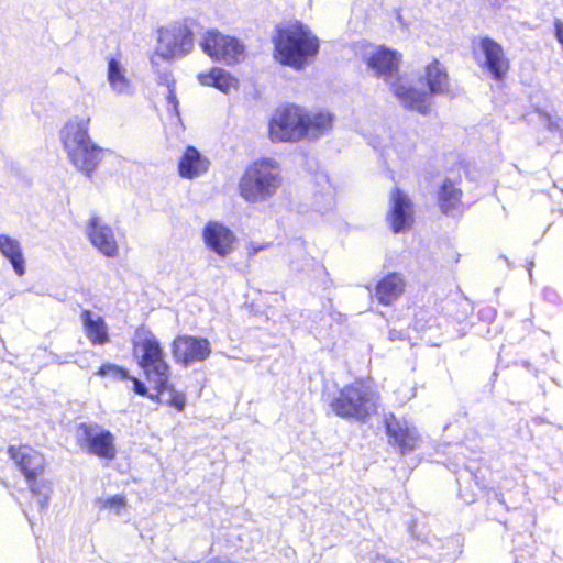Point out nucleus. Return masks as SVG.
Segmentation results:
<instances>
[{"label": "nucleus", "instance_id": "b1692460", "mask_svg": "<svg viewBox=\"0 0 563 563\" xmlns=\"http://www.w3.org/2000/svg\"><path fill=\"white\" fill-rule=\"evenodd\" d=\"M0 252L5 258L10 261L14 272L19 276L24 275V257L21 244L16 239L8 234H0Z\"/></svg>", "mask_w": 563, "mask_h": 563}, {"label": "nucleus", "instance_id": "4468645a", "mask_svg": "<svg viewBox=\"0 0 563 563\" xmlns=\"http://www.w3.org/2000/svg\"><path fill=\"white\" fill-rule=\"evenodd\" d=\"M201 235L206 247L220 257L228 256L234 250L236 236L229 227L220 221H208Z\"/></svg>", "mask_w": 563, "mask_h": 563}, {"label": "nucleus", "instance_id": "ddd939ff", "mask_svg": "<svg viewBox=\"0 0 563 563\" xmlns=\"http://www.w3.org/2000/svg\"><path fill=\"white\" fill-rule=\"evenodd\" d=\"M387 221L394 233L409 230L415 222L413 203L409 196L400 188H394L390 192V209Z\"/></svg>", "mask_w": 563, "mask_h": 563}, {"label": "nucleus", "instance_id": "6ab92c4d", "mask_svg": "<svg viewBox=\"0 0 563 563\" xmlns=\"http://www.w3.org/2000/svg\"><path fill=\"white\" fill-rule=\"evenodd\" d=\"M210 162L195 146H187L178 163V174L183 178L192 179L205 174Z\"/></svg>", "mask_w": 563, "mask_h": 563}, {"label": "nucleus", "instance_id": "f704fd0d", "mask_svg": "<svg viewBox=\"0 0 563 563\" xmlns=\"http://www.w3.org/2000/svg\"><path fill=\"white\" fill-rule=\"evenodd\" d=\"M265 249V245H262V244H257L255 242H250L247 245H246V250H247V254L250 256H254L256 253H258L260 251L264 250Z\"/></svg>", "mask_w": 563, "mask_h": 563}, {"label": "nucleus", "instance_id": "412c9836", "mask_svg": "<svg viewBox=\"0 0 563 563\" xmlns=\"http://www.w3.org/2000/svg\"><path fill=\"white\" fill-rule=\"evenodd\" d=\"M463 190L446 178L438 190L437 202L442 213L449 214L462 206Z\"/></svg>", "mask_w": 563, "mask_h": 563}, {"label": "nucleus", "instance_id": "72a5a7b5", "mask_svg": "<svg viewBox=\"0 0 563 563\" xmlns=\"http://www.w3.org/2000/svg\"><path fill=\"white\" fill-rule=\"evenodd\" d=\"M165 393H166V389H163L162 391H157L156 394H152V393L147 391V395L145 397H147L148 399H151L152 401H154L156 404H165Z\"/></svg>", "mask_w": 563, "mask_h": 563}, {"label": "nucleus", "instance_id": "dca6fc26", "mask_svg": "<svg viewBox=\"0 0 563 563\" xmlns=\"http://www.w3.org/2000/svg\"><path fill=\"white\" fill-rule=\"evenodd\" d=\"M8 453L25 479H32L34 476H40L44 473L45 457L31 446L21 445L15 448L11 445Z\"/></svg>", "mask_w": 563, "mask_h": 563}, {"label": "nucleus", "instance_id": "c756f323", "mask_svg": "<svg viewBox=\"0 0 563 563\" xmlns=\"http://www.w3.org/2000/svg\"><path fill=\"white\" fill-rule=\"evenodd\" d=\"M168 397L165 398V404L174 407L178 411H183L186 406V396L184 393L175 390V388L168 384V387L165 388Z\"/></svg>", "mask_w": 563, "mask_h": 563}, {"label": "nucleus", "instance_id": "4be33fe9", "mask_svg": "<svg viewBox=\"0 0 563 563\" xmlns=\"http://www.w3.org/2000/svg\"><path fill=\"white\" fill-rule=\"evenodd\" d=\"M98 374L103 377H111L114 380L125 383V388L134 391L139 396H146L148 388L139 378L131 376L129 371L118 365L106 364L102 365Z\"/></svg>", "mask_w": 563, "mask_h": 563}, {"label": "nucleus", "instance_id": "393cba45", "mask_svg": "<svg viewBox=\"0 0 563 563\" xmlns=\"http://www.w3.org/2000/svg\"><path fill=\"white\" fill-rule=\"evenodd\" d=\"M333 115L327 111L308 112L305 110L307 135L319 136L332 128Z\"/></svg>", "mask_w": 563, "mask_h": 563}, {"label": "nucleus", "instance_id": "5701e85b", "mask_svg": "<svg viewBox=\"0 0 563 563\" xmlns=\"http://www.w3.org/2000/svg\"><path fill=\"white\" fill-rule=\"evenodd\" d=\"M197 78L202 86L213 87L225 93L239 86V80L220 67H212L209 71L200 73Z\"/></svg>", "mask_w": 563, "mask_h": 563}, {"label": "nucleus", "instance_id": "e433bc0d", "mask_svg": "<svg viewBox=\"0 0 563 563\" xmlns=\"http://www.w3.org/2000/svg\"><path fill=\"white\" fill-rule=\"evenodd\" d=\"M494 4H497L499 2V0H493Z\"/></svg>", "mask_w": 563, "mask_h": 563}, {"label": "nucleus", "instance_id": "bb28decb", "mask_svg": "<svg viewBox=\"0 0 563 563\" xmlns=\"http://www.w3.org/2000/svg\"><path fill=\"white\" fill-rule=\"evenodd\" d=\"M173 352H210V343L203 338L180 335L174 340Z\"/></svg>", "mask_w": 563, "mask_h": 563}, {"label": "nucleus", "instance_id": "2f4dec72", "mask_svg": "<svg viewBox=\"0 0 563 563\" xmlns=\"http://www.w3.org/2000/svg\"><path fill=\"white\" fill-rule=\"evenodd\" d=\"M167 102L172 106L173 110L177 111L178 100L176 97L175 86L173 82L168 85Z\"/></svg>", "mask_w": 563, "mask_h": 563}, {"label": "nucleus", "instance_id": "20e7f679", "mask_svg": "<svg viewBox=\"0 0 563 563\" xmlns=\"http://www.w3.org/2000/svg\"><path fill=\"white\" fill-rule=\"evenodd\" d=\"M283 184L280 167L273 158L261 157L251 162L238 183V192L249 203L271 198Z\"/></svg>", "mask_w": 563, "mask_h": 563}, {"label": "nucleus", "instance_id": "1a4fd4ad", "mask_svg": "<svg viewBox=\"0 0 563 563\" xmlns=\"http://www.w3.org/2000/svg\"><path fill=\"white\" fill-rule=\"evenodd\" d=\"M200 47L212 60L227 65L238 64L245 55V46L239 38L216 29L202 34Z\"/></svg>", "mask_w": 563, "mask_h": 563}, {"label": "nucleus", "instance_id": "cd10ccee", "mask_svg": "<svg viewBox=\"0 0 563 563\" xmlns=\"http://www.w3.org/2000/svg\"><path fill=\"white\" fill-rule=\"evenodd\" d=\"M133 350L134 352H161V344L148 329L140 327L133 336Z\"/></svg>", "mask_w": 563, "mask_h": 563}, {"label": "nucleus", "instance_id": "f03ea898", "mask_svg": "<svg viewBox=\"0 0 563 563\" xmlns=\"http://www.w3.org/2000/svg\"><path fill=\"white\" fill-rule=\"evenodd\" d=\"M420 80L426 90L418 89L406 80H396L390 84V91L405 108L427 114L431 109L432 96L448 95L452 91L451 79L445 65L432 58L423 67Z\"/></svg>", "mask_w": 563, "mask_h": 563}, {"label": "nucleus", "instance_id": "c85d7f7f", "mask_svg": "<svg viewBox=\"0 0 563 563\" xmlns=\"http://www.w3.org/2000/svg\"><path fill=\"white\" fill-rule=\"evenodd\" d=\"M108 79L113 89L124 90L129 82L118 60L110 58L108 63Z\"/></svg>", "mask_w": 563, "mask_h": 563}, {"label": "nucleus", "instance_id": "2eb2a0df", "mask_svg": "<svg viewBox=\"0 0 563 563\" xmlns=\"http://www.w3.org/2000/svg\"><path fill=\"white\" fill-rule=\"evenodd\" d=\"M384 422L389 442L397 445L401 454L411 452L417 448L419 442L418 432L407 420L398 419L394 413H387Z\"/></svg>", "mask_w": 563, "mask_h": 563}, {"label": "nucleus", "instance_id": "473e14b6", "mask_svg": "<svg viewBox=\"0 0 563 563\" xmlns=\"http://www.w3.org/2000/svg\"><path fill=\"white\" fill-rule=\"evenodd\" d=\"M181 355H183V357L179 358V361H181L185 365H187L195 361H203L206 358V356H208L209 354L201 353V354H181Z\"/></svg>", "mask_w": 563, "mask_h": 563}, {"label": "nucleus", "instance_id": "9d476101", "mask_svg": "<svg viewBox=\"0 0 563 563\" xmlns=\"http://www.w3.org/2000/svg\"><path fill=\"white\" fill-rule=\"evenodd\" d=\"M76 439L78 445L91 455L109 461L117 455L113 434L97 423H79Z\"/></svg>", "mask_w": 563, "mask_h": 563}, {"label": "nucleus", "instance_id": "7c9ffc66", "mask_svg": "<svg viewBox=\"0 0 563 563\" xmlns=\"http://www.w3.org/2000/svg\"><path fill=\"white\" fill-rule=\"evenodd\" d=\"M102 508L112 510L115 515H120L121 509L126 507V500L124 496L115 495L106 499H100Z\"/></svg>", "mask_w": 563, "mask_h": 563}, {"label": "nucleus", "instance_id": "f3484780", "mask_svg": "<svg viewBox=\"0 0 563 563\" xmlns=\"http://www.w3.org/2000/svg\"><path fill=\"white\" fill-rule=\"evenodd\" d=\"M140 366L156 391H162L168 387L169 367L164 361L163 354H142Z\"/></svg>", "mask_w": 563, "mask_h": 563}, {"label": "nucleus", "instance_id": "0eeeda50", "mask_svg": "<svg viewBox=\"0 0 563 563\" xmlns=\"http://www.w3.org/2000/svg\"><path fill=\"white\" fill-rule=\"evenodd\" d=\"M154 56L172 60L181 58L194 49V32L186 21H175L157 29Z\"/></svg>", "mask_w": 563, "mask_h": 563}, {"label": "nucleus", "instance_id": "a878e982", "mask_svg": "<svg viewBox=\"0 0 563 563\" xmlns=\"http://www.w3.org/2000/svg\"><path fill=\"white\" fill-rule=\"evenodd\" d=\"M32 497L36 500L41 510H45L48 506L52 485L44 478L34 476L32 479H26Z\"/></svg>", "mask_w": 563, "mask_h": 563}, {"label": "nucleus", "instance_id": "c9c22d12", "mask_svg": "<svg viewBox=\"0 0 563 563\" xmlns=\"http://www.w3.org/2000/svg\"><path fill=\"white\" fill-rule=\"evenodd\" d=\"M368 561L371 563H390L389 560H387L385 556L378 554V553H372L368 556Z\"/></svg>", "mask_w": 563, "mask_h": 563}, {"label": "nucleus", "instance_id": "7ed1b4c3", "mask_svg": "<svg viewBox=\"0 0 563 563\" xmlns=\"http://www.w3.org/2000/svg\"><path fill=\"white\" fill-rule=\"evenodd\" d=\"M89 125V117L69 119L60 130V142L73 166L91 177L104 157V150L90 137Z\"/></svg>", "mask_w": 563, "mask_h": 563}, {"label": "nucleus", "instance_id": "f257e3e1", "mask_svg": "<svg viewBox=\"0 0 563 563\" xmlns=\"http://www.w3.org/2000/svg\"><path fill=\"white\" fill-rule=\"evenodd\" d=\"M272 43L274 59L295 70H302L312 64L320 52L319 37L299 20L277 24Z\"/></svg>", "mask_w": 563, "mask_h": 563}, {"label": "nucleus", "instance_id": "aec40b11", "mask_svg": "<svg viewBox=\"0 0 563 563\" xmlns=\"http://www.w3.org/2000/svg\"><path fill=\"white\" fill-rule=\"evenodd\" d=\"M80 319L85 335L92 345H104L110 342L109 329L102 317L85 309L80 313Z\"/></svg>", "mask_w": 563, "mask_h": 563}, {"label": "nucleus", "instance_id": "423d86ee", "mask_svg": "<svg viewBox=\"0 0 563 563\" xmlns=\"http://www.w3.org/2000/svg\"><path fill=\"white\" fill-rule=\"evenodd\" d=\"M473 57L490 79L504 82L511 69V62L500 43L489 36H481L472 44Z\"/></svg>", "mask_w": 563, "mask_h": 563}, {"label": "nucleus", "instance_id": "6e6552de", "mask_svg": "<svg viewBox=\"0 0 563 563\" xmlns=\"http://www.w3.org/2000/svg\"><path fill=\"white\" fill-rule=\"evenodd\" d=\"M269 135L278 142H297L307 136L305 109L296 104L277 108L269 122Z\"/></svg>", "mask_w": 563, "mask_h": 563}, {"label": "nucleus", "instance_id": "39448f33", "mask_svg": "<svg viewBox=\"0 0 563 563\" xmlns=\"http://www.w3.org/2000/svg\"><path fill=\"white\" fill-rule=\"evenodd\" d=\"M378 395L369 384L355 380L345 386L331 401V408L336 416L365 421L377 407Z\"/></svg>", "mask_w": 563, "mask_h": 563}, {"label": "nucleus", "instance_id": "9b49d317", "mask_svg": "<svg viewBox=\"0 0 563 563\" xmlns=\"http://www.w3.org/2000/svg\"><path fill=\"white\" fill-rule=\"evenodd\" d=\"M404 55L386 45L376 46L367 56L365 63L374 75L389 85L396 80H405L400 75Z\"/></svg>", "mask_w": 563, "mask_h": 563}, {"label": "nucleus", "instance_id": "a211bd4d", "mask_svg": "<svg viewBox=\"0 0 563 563\" xmlns=\"http://www.w3.org/2000/svg\"><path fill=\"white\" fill-rule=\"evenodd\" d=\"M405 288L404 276L398 272H390L377 282L374 295L380 305L389 306L405 292Z\"/></svg>", "mask_w": 563, "mask_h": 563}, {"label": "nucleus", "instance_id": "f8f14e48", "mask_svg": "<svg viewBox=\"0 0 563 563\" xmlns=\"http://www.w3.org/2000/svg\"><path fill=\"white\" fill-rule=\"evenodd\" d=\"M86 234L91 245L103 256L113 258L119 255V242L113 229L99 216L92 214L86 224Z\"/></svg>", "mask_w": 563, "mask_h": 563}]
</instances>
